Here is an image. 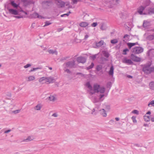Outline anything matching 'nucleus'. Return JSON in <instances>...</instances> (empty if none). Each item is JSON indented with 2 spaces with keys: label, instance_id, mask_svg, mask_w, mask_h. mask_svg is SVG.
I'll return each mask as SVG.
<instances>
[{
  "label": "nucleus",
  "instance_id": "nucleus-10",
  "mask_svg": "<svg viewBox=\"0 0 154 154\" xmlns=\"http://www.w3.org/2000/svg\"><path fill=\"white\" fill-rule=\"evenodd\" d=\"M153 68H149V66H146L143 68V71L145 72L150 73L153 70Z\"/></svg>",
  "mask_w": 154,
  "mask_h": 154
},
{
  "label": "nucleus",
  "instance_id": "nucleus-34",
  "mask_svg": "<svg viewBox=\"0 0 154 154\" xmlns=\"http://www.w3.org/2000/svg\"><path fill=\"white\" fill-rule=\"evenodd\" d=\"M45 25L43 26V27H45L46 26H48L51 24V23L49 22L48 21H47L45 22Z\"/></svg>",
  "mask_w": 154,
  "mask_h": 154
},
{
  "label": "nucleus",
  "instance_id": "nucleus-37",
  "mask_svg": "<svg viewBox=\"0 0 154 154\" xmlns=\"http://www.w3.org/2000/svg\"><path fill=\"white\" fill-rule=\"evenodd\" d=\"M150 105H151L152 106H154V100H152L150 102H149L148 104V106L149 107H150Z\"/></svg>",
  "mask_w": 154,
  "mask_h": 154
},
{
  "label": "nucleus",
  "instance_id": "nucleus-21",
  "mask_svg": "<svg viewBox=\"0 0 154 154\" xmlns=\"http://www.w3.org/2000/svg\"><path fill=\"white\" fill-rule=\"evenodd\" d=\"M85 85L89 90V92H90V91H91L92 88V87L90 83L89 82H87L85 84Z\"/></svg>",
  "mask_w": 154,
  "mask_h": 154
},
{
  "label": "nucleus",
  "instance_id": "nucleus-43",
  "mask_svg": "<svg viewBox=\"0 0 154 154\" xmlns=\"http://www.w3.org/2000/svg\"><path fill=\"white\" fill-rule=\"evenodd\" d=\"M131 119L132 120L133 122L135 123L137 122V120H136V119L135 117L134 116H132L131 117Z\"/></svg>",
  "mask_w": 154,
  "mask_h": 154
},
{
  "label": "nucleus",
  "instance_id": "nucleus-64",
  "mask_svg": "<svg viewBox=\"0 0 154 154\" xmlns=\"http://www.w3.org/2000/svg\"><path fill=\"white\" fill-rule=\"evenodd\" d=\"M151 120L152 122H154V117L152 118L151 119Z\"/></svg>",
  "mask_w": 154,
  "mask_h": 154
},
{
  "label": "nucleus",
  "instance_id": "nucleus-17",
  "mask_svg": "<svg viewBox=\"0 0 154 154\" xmlns=\"http://www.w3.org/2000/svg\"><path fill=\"white\" fill-rule=\"evenodd\" d=\"M127 44L129 49H130L132 47L136 45H137L138 42H136L135 43H128Z\"/></svg>",
  "mask_w": 154,
  "mask_h": 154
},
{
  "label": "nucleus",
  "instance_id": "nucleus-56",
  "mask_svg": "<svg viewBox=\"0 0 154 154\" xmlns=\"http://www.w3.org/2000/svg\"><path fill=\"white\" fill-rule=\"evenodd\" d=\"M35 23H32L31 26V28H33L35 26Z\"/></svg>",
  "mask_w": 154,
  "mask_h": 154
},
{
  "label": "nucleus",
  "instance_id": "nucleus-45",
  "mask_svg": "<svg viewBox=\"0 0 154 154\" xmlns=\"http://www.w3.org/2000/svg\"><path fill=\"white\" fill-rule=\"evenodd\" d=\"M31 66V64H27L24 66V68L25 69L27 68L30 67Z\"/></svg>",
  "mask_w": 154,
  "mask_h": 154
},
{
  "label": "nucleus",
  "instance_id": "nucleus-1",
  "mask_svg": "<svg viewBox=\"0 0 154 154\" xmlns=\"http://www.w3.org/2000/svg\"><path fill=\"white\" fill-rule=\"evenodd\" d=\"M105 91V88L103 87H100V85L97 84H95L94 85L93 88L91 91H90V94L92 95L95 93L100 92L101 94L104 93Z\"/></svg>",
  "mask_w": 154,
  "mask_h": 154
},
{
  "label": "nucleus",
  "instance_id": "nucleus-13",
  "mask_svg": "<svg viewBox=\"0 0 154 154\" xmlns=\"http://www.w3.org/2000/svg\"><path fill=\"white\" fill-rule=\"evenodd\" d=\"M9 13L11 14L14 15H17L18 14V11L16 10L13 9H8Z\"/></svg>",
  "mask_w": 154,
  "mask_h": 154
},
{
  "label": "nucleus",
  "instance_id": "nucleus-29",
  "mask_svg": "<svg viewBox=\"0 0 154 154\" xmlns=\"http://www.w3.org/2000/svg\"><path fill=\"white\" fill-rule=\"evenodd\" d=\"M144 120L146 122H148L150 120V117L148 116H144Z\"/></svg>",
  "mask_w": 154,
  "mask_h": 154
},
{
  "label": "nucleus",
  "instance_id": "nucleus-33",
  "mask_svg": "<svg viewBox=\"0 0 154 154\" xmlns=\"http://www.w3.org/2000/svg\"><path fill=\"white\" fill-rule=\"evenodd\" d=\"M124 38L126 41H128L129 39L130 36L126 34L124 36Z\"/></svg>",
  "mask_w": 154,
  "mask_h": 154
},
{
  "label": "nucleus",
  "instance_id": "nucleus-62",
  "mask_svg": "<svg viewBox=\"0 0 154 154\" xmlns=\"http://www.w3.org/2000/svg\"><path fill=\"white\" fill-rule=\"evenodd\" d=\"M88 37V35H86L85 36L84 39H86Z\"/></svg>",
  "mask_w": 154,
  "mask_h": 154
},
{
  "label": "nucleus",
  "instance_id": "nucleus-22",
  "mask_svg": "<svg viewBox=\"0 0 154 154\" xmlns=\"http://www.w3.org/2000/svg\"><path fill=\"white\" fill-rule=\"evenodd\" d=\"M88 25V23L86 22H81L79 25L82 27H85L87 26Z\"/></svg>",
  "mask_w": 154,
  "mask_h": 154
},
{
  "label": "nucleus",
  "instance_id": "nucleus-60",
  "mask_svg": "<svg viewBox=\"0 0 154 154\" xmlns=\"http://www.w3.org/2000/svg\"><path fill=\"white\" fill-rule=\"evenodd\" d=\"M14 17H15V18H17V19H19L20 18L22 17L20 16H14Z\"/></svg>",
  "mask_w": 154,
  "mask_h": 154
},
{
  "label": "nucleus",
  "instance_id": "nucleus-44",
  "mask_svg": "<svg viewBox=\"0 0 154 154\" xmlns=\"http://www.w3.org/2000/svg\"><path fill=\"white\" fill-rule=\"evenodd\" d=\"M98 55V54H95L94 55H93L91 56V57L92 58V59L93 60H94L96 57Z\"/></svg>",
  "mask_w": 154,
  "mask_h": 154
},
{
  "label": "nucleus",
  "instance_id": "nucleus-11",
  "mask_svg": "<svg viewBox=\"0 0 154 154\" xmlns=\"http://www.w3.org/2000/svg\"><path fill=\"white\" fill-rule=\"evenodd\" d=\"M77 61L79 63H84L85 62V58L82 57H78L76 59Z\"/></svg>",
  "mask_w": 154,
  "mask_h": 154
},
{
  "label": "nucleus",
  "instance_id": "nucleus-24",
  "mask_svg": "<svg viewBox=\"0 0 154 154\" xmlns=\"http://www.w3.org/2000/svg\"><path fill=\"white\" fill-rule=\"evenodd\" d=\"M147 14H154V8H150L149 9Z\"/></svg>",
  "mask_w": 154,
  "mask_h": 154
},
{
  "label": "nucleus",
  "instance_id": "nucleus-12",
  "mask_svg": "<svg viewBox=\"0 0 154 154\" xmlns=\"http://www.w3.org/2000/svg\"><path fill=\"white\" fill-rule=\"evenodd\" d=\"M56 4L59 8H63L64 7L65 5V2L62 1H57L56 2Z\"/></svg>",
  "mask_w": 154,
  "mask_h": 154
},
{
  "label": "nucleus",
  "instance_id": "nucleus-25",
  "mask_svg": "<svg viewBox=\"0 0 154 154\" xmlns=\"http://www.w3.org/2000/svg\"><path fill=\"white\" fill-rule=\"evenodd\" d=\"M102 54L104 57L106 58L108 57L109 56V53L106 51H102Z\"/></svg>",
  "mask_w": 154,
  "mask_h": 154
},
{
  "label": "nucleus",
  "instance_id": "nucleus-6",
  "mask_svg": "<svg viewBox=\"0 0 154 154\" xmlns=\"http://www.w3.org/2000/svg\"><path fill=\"white\" fill-rule=\"evenodd\" d=\"M47 99L51 102H54L57 100V98L55 95H50Z\"/></svg>",
  "mask_w": 154,
  "mask_h": 154
},
{
  "label": "nucleus",
  "instance_id": "nucleus-63",
  "mask_svg": "<svg viewBox=\"0 0 154 154\" xmlns=\"http://www.w3.org/2000/svg\"><path fill=\"white\" fill-rule=\"evenodd\" d=\"M34 2H35V1H30L29 3L30 4H33L34 3Z\"/></svg>",
  "mask_w": 154,
  "mask_h": 154
},
{
  "label": "nucleus",
  "instance_id": "nucleus-55",
  "mask_svg": "<svg viewBox=\"0 0 154 154\" xmlns=\"http://www.w3.org/2000/svg\"><path fill=\"white\" fill-rule=\"evenodd\" d=\"M111 83L110 82H109L107 83V87H110L111 86Z\"/></svg>",
  "mask_w": 154,
  "mask_h": 154
},
{
  "label": "nucleus",
  "instance_id": "nucleus-53",
  "mask_svg": "<svg viewBox=\"0 0 154 154\" xmlns=\"http://www.w3.org/2000/svg\"><path fill=\"white\" fill-rule=\"evenodd\" d=\"M114 122V120L113 119H111L109 121V123L110 124H112Z\"/></svg>",
  "mask_w": 154,
  "mask_h": 154
},
{
  "label": "nucleus",
  "instance_id": "nucleus-15",
  "mask_svg": "<svg viewBox=\"0 0 154 154\" xmlns=\"http://www.w3.org/2000/svg\"><path fill=\"white\" fill-rule=\"evenodd\" d=\"M32 17L34 18H38L39 19L44 18V17L41 15H39L38 13H34L32 15Z\"/></svg>",
  "mask_w": 154,
  "mask_h": 154
},
{
  "label": "nucleus",
  "instance_id": "nucleus-61",
  "mask_svg": "<svg viewBox=\"0 0 154 154\" xmlns=\"http://www.w3.org/2000/svg\"><path fill=\"white\" fill-rule=\"evenodd\" d=\"M41 47L42 48H43L44 50H45L47 49L46 47H44L43 46H41Z\"/></svg>",
  "mask_w": 154,
  "mask_h": 154
},
{
  "label": "nucleus",
  "instance_id": "nucleus-51",
  "mask_svg": "<svg viewBox=\"0 0 154 154\" xmlns=\"http://www.w3.org/2000/svg\"><path fill=\"white\" fill-rule=\"evenodd\" d=\"M78 0H72V3L73 4H76L77 3Z\"/></svg>",
  "mask_w": 154,
  "mask_h": 154
},
{
  "label": "nucleus",
  "instance_id": "nucleus-48",
  "mask_svg": "<svg viewBox=\"0 0 154 154\" xmlns=\"http://www.w3.org/2000/svg\"><path fill=\"white\" fill-rule=\"evenodd\" d=\"M64 70L65 72H66L68 73H71V72L69 69H64Z\"/></svg>",
  "mask_w": 154,
  "mask_h": 154
},
{
  "label": "nucleus",
  "instance_id": "nucleus-38",
  "mask_svg": "<svg viewBox=\"0 0 154 154\" xmlns=\"http://www.w3.org/2000/svg\"><path fill=\"white\" fill-rule=\"evenodd\" d=\"M94 63H91V65L88 67L87 68V69H89L92 68L94 66Z\"/></svg>",
  "mask_w": 154,
  "mask_h": 154
},
{
  "label": "nucleus",
  "instance_id": "nucleus-46",
  "mask_svg": "<svg viewBox=\"0 0 154 154\" xmlns=\"http://www.w3.org/2000/svg\"><path fill=\"white\" fill-rule=\"evenodd\" d=\"M97 25V23H96V22H94V23H93L91 25V26H92V27H96Z\"/></svg>",
  "mask_w": 154,
  "mask_h": 154
},
{
  "label": "nucleus",
  "instance_id": "nucleus-5",
  "mask_svg": "<svg viewBox=\"0 0 154 154\" xmlns=\"http://www.w3.org/2000/svg\"><path fill=\"white\" fill-rule=\"evenodd\" d=\"M130 58L132 60L135 62H139L141 60L140 57L136 56L133 54L131 55Z\"/></svg>",
  "mask_w": 154,
  "mask_h": 154
},
{
  "label": "nucleus",
  "instance_id": "nucleus-39",
  "mask_svg": "<svg viewBox=\"0 0 154 154\" xmlns=\"http://www.w3.org/2000/svg\"><path fill=\"white\" fill-rule=\"evenodd\" d=\"M129 51V50L127 48L123 50V54L124 55H126L127 54V52Z\"/></svg>",
  "mask_w": 154,
  "mask_h": 154
},
{
  "label": "nucleus",
  "instance_id": "nucleus-57",
  "mask_svg": "<svg viewBox=\"0 0 154 154\" xmlns=\"http://www.w3.org/2000/svg\"><path fill=\"white\" fill-rule=\"evenodd\" d=\"M11 131V130H10V129L5 131L4 132V133H8L9 132H10Z\"/></svg>",
  "mask_w": 154,
  "mask_h": 154
},
{
  "label": "nucleus",
  "instance_id": "nucleus-20",
  "mask_svg": "<svg viewBox=\"0 0 154 154\" xmlns=\"http://www.w3.org/2000/svg\"><path fill=\"white\" fill-rule=\"evenodd\" d=\"M109 74L112 76H113L114 73V67L113 66H112L110 69V70L109 72Z\"/></svg>",
  "mask_w": 154,
  "mask_h": 154
},
{
  "label": "nucleus",
  "instance_id": "nucleus-23",
  "mask_svg": "<svg viewBox=\"0 0 154 154\" xmlns=\"http://www.w3.org/2000/svg\"><path fill=\"white\" fill-rule=\"evenodd\" d=\"M107 26L106 24L102 23L100 26V29L102 30H106L107 29Z\"/></svg>",
  "mask_w": 154,
  "mask_h": 154
},
{
  "label": "nucleus",
  "instance_id": "nucleus-8",
  "mask_svg": "<svg viewBox=\"0 0 154 154\" xmlns=\"http://www.w3.org/2000/svg\"><path fill=\"white\" fill-rule=\"evenodd\" d=\"M75 61L73 60L72 61L68 62L65 63L64 65L66 67L72 68L75 65Z\"/></svg>",
  "mask_w": 154,
  "mask_h": 154
},
{
  "label": "nucleus",
  "instance_id": "nucleus-18",
  "mask_svg": "<svg viewBox=\"0 0 154 154\" xmlns=\"http://www.w3.org/2000/svg\"><path fill=\"white\" fill-rule=\"evenodd\" d=\"M48 52L51 54H55L56 55L57 54V52L56 50L50 49L48 50Z\"/></svg>",
  "mask_w": 154,
  "mask_h": 154
},
{
  "label": "nucleus",
  "instance_id": "nucleus-7",
  "mask_svg": "<svg viewBox=\"0 0 154 154\" xmlns=\"http://www.w3.org/2000/svg\"><path fill=\"white\" fill-rule=\"evenodd\" d=\"M104 96V94H100L99 96V99L97 97H94L93 98V101L94 103H96L99 102V101H102L103 99L102 100V98Z\"/></svg>",
  "mask_w": 154,
  "mask_h": 154
},
{
  "label": "nucleus",
  "instance_id": "nucleus-16",
  "mask_svg": "<svg viewBox=\"0 0 154 154\" xmlns=\"http://www.w3.org/2000/svg\"><path fill=\"white\" fill-rule=\"evenodd\" d=\"M42 107V105L40 103H39L37 104L34 107V109L35 110L39 111L41 110Z\"/></svg>",
  "mask_w": 154,
  "mask_h": 154
},
{
  "label": "nucleus",
  "instance_id": "nucleus-4",
  "mask_svg": "<svg viewBox=\"0 0 154 154\" xmlns=\"http://www.w3.org/2000/svg\"><path fill=\"white\" fill-rule=\"evenodd\" d=\"M146 7L143 6H140L138 8L137 10V11L139 14L140 15L144 14L146 15L147 14L145 12H143V11L144 10Z\"/></svg>",
  "mask_w": 154,
  "mask_h": 154
},
{
  "label": "nucleus",
  "instance_id": "nucleus-54",
  "mask_svg": "<svg viewBox=\"0 0 154 154\" xmlns=\"http://www.w3.org/2000/svg\"><path fill=\"white\" fill-rule=\"evenodd\" d=\"M69 15V14H63L61 15L60 16L61 17H64L65 16H68Z\"/></svg>",
  "mask_w": 154,
  "mask_h": 154
},
{
  "label": "nucleus",
  "instance_id": "nucleus-36",
  "mask_svg": "<svg viewBox=\"0 0 154 154\" xmlns=\"http://www.w3.org/2000/svg\"><path fill=\"white\" fill-rule=\"evenodd\" d=\"M148 23H149L147 21H144L143 24V27H146L148 25Z\"/></svg>",
  "mask_w": 154,
  "mask_h": 154
},
{
  "label": "nucleus",
  "instance_id": "nucleus-40",
  "mask_svg": "<svg viewBox=\"0 0 154 154\" xmlns=\"http://www.w3.org/2000/svg\"><path fill=\"white\" fill-rule=\"evenodd\" d=\"M41 69V68L40 67H37V68H33L32 69H31L30 70V72H33L36 70L38 69Z\"/></svg>",
  "mask_w": 154,
  "mask_h": 154
},
{
  "label": "nucleus",
  "instance_id": "nucleus-32",
  "mask_svg": "<svg viewBox=\"0 0 154 154\" xmlns=\"http://www.w3.org/2000/svg\"><path fill=\"white\" fill-rule=\"evenodd\" d=\"M118 41L117 39H115L112 40L111 41V43L112 44H115L118 42Z\"/></svg>",
  "mask_w": 154,
  "mask_h": 154
},
{
  "label": "nucleus",
  "instance_id": "nucleus-35",
  "mask_svg": "<svg viewBox=\"0 0 154 154\" xmlns=\"http://www.w3.org/2000/svg\"><path fill=\"white\" fill-rule=\"evenodd\" d=\"M100 104L99 103L98 105L96 104V106L94 108L95 109H96L97 110V111H99V109H100Z\"/></svg>",
  "mask_w": 154,
  "mask_h": 154
},
{
  "label": "nucleus",
  "instance_id": "nucleus-31",
  "mask_svg": "<svg viewBox=\"0 0 154 154\" xmlns=\"http://www.w3.org/2000/svg\"><path fill=\"white\" fill-rule=\"evenodd\" d=\"M32 140H33V139L31 137L29 136L26 139L24 140V141L25 142H27L31 141Z\"/></svg>",
  "mask_w": 154,
  "mask_h": 154
},
{
  "label": "nucleus",
  "instance_id": "nucleus-27",
  "mask_svg": "<svg viewBox=\"0 0 154 154\" xmlns=\"http://www.w3.org/2000/svg\"><path fill=\"white\" fill-rule=\"evenodd\" d=\"M97 110L94 108L91 111V114L95 116L97 114Z\"/></svg>",
  "mask_w": 154,
  "mask_h": 154
},
{
  "label": "nucleus",
  "instance_id": "nucleus-9",
  "mask_svg": "<svg viewBox=\"0 0 154 154\" xmlns=\"http://www.w3.org/2000/svg\"><path fill=\"white\" fill-rule=\"evenodd\" d=\"M123 63L128 65H131L133 64V62L130 59H128L126 58H124L122 60Z\"/></svg>",
  "mask_w": 154,
  "mask_h": 154
},
{
  "label": "nucleus",
  "instance_id": "nucleus-3",
  "mask_svg": "<svg viewBox=\"0 0 154 154\" xmlns=\"http://www.w3.org/2000/svg\"><path fill=\"white\" fill-rule=\"evenodd\" d=\"M143 49L140 47H134L133 48L131 51L132 53L135 54H139L143 51Z\"/></svg>",
  "mask_w": 154,
  "mask_h": 154
},
{
  "label": "nucleus",
  "instance_id": "nucleus-50",
  "mask_svg": "<svg viewBox=\"0 0 154 154\" xmlns=\"http://www.w3.org/2000/svg\"><path fill=\"white\" fill-rule=\"evenodd\" d=\"M20 111V110H17L13 111V112L15 114H17Z\"/></svg>",
  "mask_w": 154,
  "mask_h": 154
},
{
  "label": "nucleus",
  "instance_id": "nucleus-2",
  "mask_svg": "<svg viewBox=\"0 0 154 154\" xmlns=\"http://www.w3.org/2000/svg\"><path fill=\"white\" fill-rule=\"evenodd\" d=\"M54 81V79L53 77L51 76L48 77H43L39 79V82L41 83H43V81H45V83L48 84L53 83Z\"/></svg>",
  "mask_w": 154,
  "mask_h": 154
},
{
  "label": "nucleus",
  "instance_id": "nucleus-59",
  "mask_svg": "<svg viewBox=\"0 0 154 154\" xmlns=\"http://www.w3.org/2000/svg\"><path fill=\"white\" fill-rule=\"evenodd\" d=\"M66 4H65V5L66 6H68V7H69V5H70V3L69 2H65Z\"/></svg>",
  "mask_w": 154,
  "mask_h": 154
},
{
  "label": "nucleus",
  "instance_id": "nucleus-52",
  "mask_svg": "<svg viewBox=\"0 0 154 154\" xmlns=\"http://www.w3.org/2000/svg\"><path fill=\"white\" fill-rule=\"evenodd\" d=\"M77 75H80L82 77L85 76V75L81 73L78 72L77 73Z\"/></svg>",
  "mask_w": 154,
  "mask_h": 154
},
{
  "label": "nucleus",
  "instance_id": "nucleus-58",
  "mask_svg": "<svg viewBox=\"0 0 154 154\" xmlns=\"http://www.w3.org/2000/svg\"><path fill=\"white\" fill-rule=\"evenodd\" d=\"M63 29V28H59L57 29V31L58 32H60L62 31Z\"/></svg>",
  "mask_w": 154,
  "mask_h": 154
},
{
  "label": "nucleus",
  "instance_id": "nucleus-19",
  "mask_svg": "<svg viewBox=\"0 0 154 154\" xmlns=\"http://www.w3.org/2000/svg\"><path fill=\"white\" fill-rule=\"evenodd\" d=\"M10 4L14 8H17L19 6V4L16 3L14 1H11Z\"/></svg>",
  "mask_w": 154,
  "mask_h": 154
},
{
  "label": "nucleus",
  "instance_id": "nucleus-30",
  "mask_svg": "<svg viewBox=\"0 0 154 154\" xmlns=\"http://www.w3.org/2000/svg\"><path fill=\"white\" fill-rule=\"evenodd\" d=\"M150 88L154 90V82H152L149 83V85Z\"/></svg>",
  "mask_w": 154,
  "mask_h": 154
},
{
  "label": "nucleus",
  "instance_id": "nucleus-26",
  "mask_svg": "<svg viewBox=\"0 0 154 154\" xmlns=\"http://www.w3.org/2000/svg\"><path fill=\"white\" fill-rule=\"evenodd\" d=\"M27 79V81L29 82H30L34 80L35 79V78L34 76H30L28 77Z\"/></svg>",
  "mask_w": 154,
  "mask_h": 154
},
{
  "label": "nucleus",
  "instance_id": "nucleus-14",
  "mask_svg": "<svg viewBox=\"0 0 154 154\" xmlns=\"http://www.w3.org/2000/svg\"><path fill=\"white\" fill-rule=\"evenodd\" d=\"M100 113L103 117H106L107 114L106 113V111L104 109H102L99 110Z\"/></svg>",
  "mask_w": 154,
  "mask_h": 154
},
{
  "label": "nucleus",
  "instance_id": "nucleus-42",
  "mask_svg": "<svg viewBox=\"0 0 154 154\" xmlns=\"http://www.w3.org/2000/svg\"><path fill=\"white\" fill-rule=\"evenodd\" d=\"M132 113H134V114H136L137 115H138L139 114L138 111V110H135V109L133 110L132 112Z\"/></svg>",
  "mask_w": 154,
  "mask_h": 154
},
{
  "label": "nucleus",
  "instance_id": "nucleus-41",
  "mask_svg": "<svg viewBox=\"0 0 154 154\" xmlns=\"http://www.w3.org/2000/svg\"><path fill=\"white\" fill-rule=\"evenodd\" d=\"M58 116V113L57 112H55L52 114L51 116L54 117H57Z\"/></svg>",
  "mask_w": 154,
  "mask_h": 154
},
{
  "label": "nucleus",
  "instance_id": "nucleus-28",
  "mask_svg": "<svg viewBox=\"0 0 154 154\" xmlns=\"http://www.w3.org/2000/svg\"><path fill=\"white\" fill-rule=\"evenodd\" d=\"M104 42L101 40L98 43H96V45L97 47H99L102 45L103 44Z\"/></svg>",
  "mask_w": 154,
  "mask_h": 154
},
{
  "label": "nucleus",
  "instance_id": "nucleus-49",
  "mask_svg": "<svg viewBox=\"0 0 154 154\" xmlns=\"http://www.w3.org/2000/svg\"><path fill=\"white\" fill-rule=\"evenodd\" d=\"M105 108L106 110H109L110 109V106L109 105H106Z\"/></svg>",
  "mask_w": 154,
  "mask_h": 154
},
{
  "label": "nucleus",
  "instance_id": "nucleus-47",
  "mask_svg": "<svg viewBox=\"0 0 154 154\" xmlns=\"http://www.w3.org/2000/svg\"><path fill=\"white\" fill-rule=\"evenodd\" d=\"M119 0H113V4L114 5L116 4L119 3Z\"/></svg>",
  "mask_w": 154,
  "mask_h": 154
}]
</instances>
